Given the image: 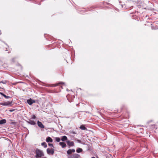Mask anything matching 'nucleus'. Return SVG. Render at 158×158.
Segmentation results:
<instances>
[{
    "mask_svg": "<svg viewBox=\"0 0 158 158\" xmlns=\"http://www.w3.org/2000/svg\"><path fill=\"white\" fill-rule=\"evenodd\" d=\"M35 152L36 154L35 157L36 158H40L44 156V154L43 151L38 148L36 149Z\"/></svg>",
    "mask_w": 158,
    "mask_h": 158,
    "instance_id": "f257e3e1",
    "label": "nucleus"
},
{
    "mask_svg": "<svg viewBox=\"0 0 158 158\" xmlns=\"http://www.w3.org/2000/svg\"><path fill=\"white\" fill-rule=\"evenodd\" d=\"M12 101L5 102L4 103H0V105H2L3 106H11L13 105L12 104Z\"/></svg>",
    "mask_w": 158,
    "mask_h": 158,
    "instance_id": "f03ea898",
    "label": "nucleus"
},
{
    "mask_svg": "<svg viewBox=\"0 0 158 158\" xmlns=\"http://www.w3.org/2000/svg\"><path fill=\"white\" fill-rule=\"evenodd\" d=\"M54 149L52 148H48L47 149V152L48 154L53 155L54 153Z\"/></svg>",
    "mask_w": 158,
    "mask_h": 158,
    "instance_id": "7ed1b4c3",
    "label": "nucleus"
},
{
    "mask_svg": "<svg viewBox=\"0 0 158 158\" xmlns=\"http://www.w3.org/2000/svg\"><path fill=\"white\" fill-rule=\"evenodd\" d=\"M75 97L73 95L72 96L69 94L66 96V98L70 102H71L73 101V100L74 98Z\"/></svg>",
    "mask_w": 158,
    "mask_h": 158,
    "instance_id": "20e7f679",
    "label": "nucleus"
},
{
    "mask_svg": "<svg viewBox=\"0 0 158 158\" xmlns=\"http://www.w3.org/2000/svg\"><path fill=\"white\" fill-rule=\"evenodd\" d=\"M27 102L29 105H31L33 103H35V100H33L30 98L29 99L27 100Z\"/></svg>",
    "mask_w": 158,
    "mask_h": 158,
    "instance_id": "39448f33",
    "label": "nucleus"
},
{
    "mask_svg": "<svg viewBox=\"0 0 158 158\" xmlns=\"http://www.w3.org/2000/svg\"><path fill=\"white\" fill-rule=\"evenodd\" d=\"M67 145L69 146V148L71 146H74V143L73 141H69L67 140L66 141Z\"/></svg>",
    "mask_w": 158,
    "mask_h": 158,
    "instance_id": "423d86ee",
    "label": "nucleus"
},
{
    "mask_svg": "<svg viewBox=\"0 0 158 158\" xmlns=\"http://www.w3.org/2000/svg\"><path fill=\"white\" fill-rule=\"evenodd\" d=\"M80 157V156L77 154H74L71 156L70 157L68 158H79Z\"/></svg>",
    "mask_w": 158,
    "mask_h": 158,
    "instance_id": "0eeeda50",
    "label": "nucleus"
},
{
    "mask_svg": "<svg viewBox=\"0 0 158 158\" xmlns=\"http://www.w3.org/2000/svg\"><path fill=\"white\" fill-rule=\"evenodd\" d=\"M64 83L63 82H60L59 83H57L56 84H52L51 85H49L50 87H55L56 86H57L59 85L60 84L62 85V84H64Z\"/></svg>",
    "mask_w": 158,
    "mask_h": 158,
    "instance_id": "6e6552de",
    "label": "nucleus"
},
{
    "mask_svg": "<svg viewBox=\"0 0 158 158\" xmlns=\"http://www.w3.org/2000/svg\"><path fill=\"white\" fill-rule=\"evenodd\" d=\"M61 140L63 142L66 141H66L67 140H68V138H67V137L65 135H64V136H61Z\"/></svg>",
    "mask_w": 158,
    "mask_h": 158,
    "instance_id": "1a4fd4ad",
    "label": "nucleus"
},
{
    "mask_svg": "<svg viewBox=\"0 0 158 158\" xmlns=\"http://www.w3.org/2000/svg\"><path fill=\"white\" fill-rule=\"evenodd\" d=\"M37 123L38 126L39 127H40L41 128H44V126L43 124L41 122H40L39 121H38L37 122Z\"/></svg>",
    "mask_w": 158,
    "mask_h": 158,
    "instance_id": "9d476101",
    "label": "nucleus"
},
{
    "mask_svg": "<svg viewBox=\"0 0 158 158\" xmlns=\"http://www.w3.org/2000/svg\"><path fill=\"white\" fill-rule=\"evenodd\" d=\"M59 144L60 145L62 148H64L66 147V144L63 142H60L59 143Z\"/></svg>",
    "mask_w": 158,
    "mask_h": 158,
    "instance_id": "9b49d317",
    "label": "nucleus"
},
{
    "mask_svg": "<svg viewBox=\"0 0 158 158\" xmlns=\"http://www.w3.org/2000/svg\"><path fill=\"white\" fill-rule=\"evenodd\" d=\"M46 141L48 142H53V140L50 137H47L46 139Z\"/></svg>",
    "mask_w": 158,
    "mask_h": 158,
    "instance_id": "f8f14e48",
    "label": "nucleus"
},
{
    "mask_svg": "<svg viewBox=\"0 0 158 158\" xmlns=\"http://www.w3.org/2000/svg\"><path fill=\"white\" fill-rule=\"evenodd\" d=\"M27 123L32 125H35V123L33 121L31 120V119H29L28 121H27Z\"/></svg>",
    "mask_w": 158,
    "mask_h": 158,
    "instance_id": "ddd939ff",
    "label": "nucleus"
},
{
    "mask_svg": "<svg viewBox=\"0 0 158 158\" xmlns=\"http://www.w3.org/2000/svg\"><path fill=\"white\" fill-rule=\"evenodd\" d=\"M6 121L5 119H3L0 120V125H2L6 123Z\"/></svg>",
    "mask_w": 158,
    "mask_h": 158,
    "instance_id": "4468645a",
    "label": "nucleus"
},
{
    "mask_svg": "<svg viewBox=\"0 0 158 158\" xmlns=\"http://www.w3.org/2000/svg\"><path fill=\"white\" fill-rule=\"evenodd\" d=\"M80 128L82 130H85L87 129L83 125H81L80 126Z\"/></svg>",
    "mask_w": 158,
    "mask_h": 158,
    "instance_id": "2eb2a0df",
    "label": "nucleus"
},
{
    "mask_svg": "<svg viewBox=\"0 0 158 158\" xmlns=\"http://www.w3.org/2000/svg\"><path fill=\"white\" fill-rule=\"evenodd\" d=\"M8 121L10 124H14L16 123L14 120L12 119H9Z\"/></svg>",
    "mask_w": 158,
    "mask_h": 158,
    "instance_id": "dca6fc26",
    "label": "nucleus"
},
{
    "mask_svg": "<svg viewBox=\"0 0 158 158\" xmlns=\"http://www.w3.org/2000/svg\"><path fill=\"white\" fill-rule=\"evenodd\" d=\"M83 151V150L80 148H78L76 150V152L77 153L81 152Z\"/></svg>",
    "mask_w": 158,
    "mask_h": 158,
    "instance_id": "f3484780",
    "label": "nucleus"
},
{
    "mask_svg": "<svg viewBox=\"0 0 158 158\" xmlns=\"http://www.w3.org/2000/svg\"><path fill=\"white\" fill-rule=\"evenodd\" d=\"M41 145L42 146H44V148H46L47 147V143L45 142L42 143L41 144Z\"/></svg>",
    "mask_w": 158,
    "mask_h": 158,
    "instance_id": "a211bd4d",
    "label": "nucleus"
},
{
    "mask_svg": "<svg viewBox=\"0 0 158 158\" xmlns=\"http://www.w3.org/2000/svg\"><path fill=\"white\" fill-rule=\"evenodd\" d=\"M67 153L68 154V155H70L72 154V152L71 151V149H69L67 151Z\"/></svg>",
    "mask_w": 158,
    "mask_h": 158,
    "instance_id": "6ab92c4d",
    "label": "nucleus"
},
{
    "mask_svg": "<svg viewBox=\"0 0 158 158\" xmlns=\"http://www.w3.org/2000/svg\"><path fill=\"white\" fill-rule=\"evenodd\" d=\"M55 140L57 142H59L60 140V139L59 137H56L55 138Z\"/></svg>",
    "mask_w": 158,
    "mask_h": 158,
    "instance_id": "aec40b11",
    "label": "nucleus"
},
{
    "mask_svg": "<svg viewBox=\"0 0 158 158\" xmlns=\"http://www.w3.org/2000/svg\"><path fill=\"white\" fill-rule=\"evenodd\" d=\"M7 82V81L3 80L2 81H0V83H2L3 84H6Z\"/></svg>",
    "mask_w": 158,
    "mask_h": 158,
    "instance_id": "412c9836",
    "label": "nucleus"
},
{
    "mask_svg": "<svg viewBox=\"0 0 158 158\" xmlns=\"http://www.w3.org/2000/svg\"><path fill=\"white\" fill-rule=\"evenodd\" d=\"M149 126L151 128H155V124L150 125Z\"/></svg>",
    "mask_w": 158,
    "mask_h": 158,
    "instance_id": "4be33fe9",
    "label": "nucleus"
},
{
    "mask_svg": "<svg viewBox=\"0 0 158 158\" xmlns=\"http://www.w3.org/2000/svg\"><path fill=\"white\" fill-rule=\"evenodd\" d=\"M3 97H5V98L6 99H8L9 98H11V97L10 96H6V95L4 94Z\"/></svg>",
    "mask_w": 158,
    "mask_h": 158,
    "instance_id": "5701e85b",
    "label": "nucleus"
},
{
    "mask_svg": "<svg viewBox=\"0 0 158 158\" xmlns=\"http://www.w3.org/2000/svg\"><path fill=\"white\" fill-rule=\"evenodd\" d=\"M52 93H58L59 91H56V90H54L52 91Z\"/></svg>",
    "mask_w": 158,
    "mask_h": 158,
    "instance_id": "b1692460",
    "label": "nucleus"
},
{
    "mask_svg": "<svg viewBox=\"0 0 158 158\" xmlns=\"http://www.w3.org/2000/svg\"><path fill=\"white\" fill-rule=\"evenodd\" d=\"M48 145L50 147H52L53 148L54 147L53 144H52V143H48Z\"/></svg>",
    "mask_w": 158,
    "mask_h": 158,
    "instance_id": "393cba45",
    "label": "nucleus"
},
{
    "mask_svg": "<svg viewBox=\"0 0 158 158\" xmlns=\"http://www.w3.org/2000/svg\"><path fill=\"white\" fill-rule=\"evenodd\" d=\"M36 116L35 115H33L31 117V118L32 119H35Z\"/></svg>",
    "mask_w": 158,
    "mask_h": 158,
    "instance_id": "a878e982",
    "label": "nucleus"
},
{
    "mask_svg": "<svg viewBox=\"0 0 158 158\" xmlns=\"http://www.w3.org/2000/svg\"><path fill=\"white\" fill-rule=\"evenodd\" d=\"M71 151L72 152H74L75 151V150L74 149H71Z\"/></svg>",
    "mask_w": 158,
    "mask_h": 158,
    "instance_id": "bb28decb",
    "label": "nucleus"
},
{
    "mask_svg": "<svg viewBox=\"0 0 158 158\" xmlns=\"http://www.w3.org/2000/svg\"><path fill=\"white\" fill-rule=\"evenodd\" d=\"M77 141L79 143H81V140H79V139H77Z\"/></svg>",
    "mask_w": 158,
    "mask_h": 158,
    "instance_id": "cd10ccee",
    "label": "nucleus"
},
{
    "mask_svg": "<svg viewBox=\"0 0 158 158\" xmlns=\"http://www.w3.org/2000/svg\"><path fill=\"white\" fill-rule=\"evenodd\" d=\"M0 94L1 95H2L3 96H4V95L5 94H4L3 93H1V92H0Z\"/></svg>",
    "mask_w": 158,
    "mask_h": 158,
    "instance_id": "c85d7f7f",
    "label": "nucleus"
},
{
    "mask_svg": "<svg viewBox=\"0 0 158 158\" xmlns=\"http://www.w3.org/2000/svg\"><path fill=\"white\" fill-rule=\"evenodd\" d=\"M152 120H151L149 121H148L147 123L149 124L150 122H152Z\"/></svg>",
    "mask_w": 158,
    "mask_h": 158,
    "instance_id": "c756f323",
    "label": "nucleus"
},
{
    "mask_svg": "<svg viewBox=\"0 0 158 158\" xmlns=\"http://www.w3.org/2000/svg\"><path fill=\"white\" fill-rule=\"evenodd\" d=\"M14 110H10V112H12Z\"/></svg>",
    "mask_w": 158,
    "mask_h": 158,
    "instance_id": "7c9ffc66",
    "label": "nucleus"
},
{
    "mask_svg": "<svg viewBox=\"0 0 158 158\" xmlns=\"http://www.w3.org/2000/svg\"><path fill=\"white\" fill-rule=\"evenodd\" d=\"M91 158H95L94 157H91Z\"/></svg>",
    "mask_w": 158,
    "mask_h": 158,
    "instance_id": "2f4dec72",
    "label": "nucleus"
},
{
    "mask_svg": "<svg viewBox=\"0 0 158 158\" xmlns=\"http://www.w3.org/2000/svg\"><path fill=\"white\" fill-rule=\"evenodd\" d=\"M61 88H62V89H63V87L62 86H61Z\"/></svg>",
    "mask_w": 158,
    "mask_h": 158,
    "instance_id": "473e14b6",
    "label": "nucleus"
},
{
    "mask_svg": "<svg viewBox=\"0 0 158 158\" xmlns=\"http://www.w3.org/2000/svg\"><path fill=\"white\" fill-rule=\"evenodd\" d=\"M97 158H98V156H97Z\"/></svg>",
    "mask_w": 158,
    "mask_h": 158,
    "instance_id": "72a5a7b5",
    "label": "nucleus"
}]
</instances>
